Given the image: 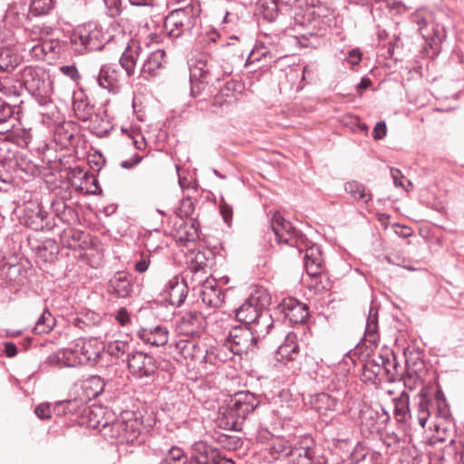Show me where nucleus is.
Masks as SVG:
<instances>
[{
    "mask_svg": "<svg viewBox=\"0 0 464 464\" xmlns=\"http://www.w3.org/2000/svg\"><path fill=\"white\" fill-rule=\"evenodd\" d=\"M416 403L412 410L410 409L409 394L402 392L399 397L393 399L394 415L399 422H406L411 420L412 423H418L421 428L430 417H440L446 419L449 416V408L443 392L437 389L431 392L428 389H422L416 397Z\"/></svg>",
    "mask_w": 464,
    "mask_h": 464,
    "instance_id": "1",
    "label": "nucleus"
},
{
    "mask_svg": "<svg viewBox=\"0 0 464 464\" xmlns=\"http://www.w3.org/2000/svg\"><path fill=\"white\" fill-rule=\"evenodd\" d=\"M271 227L278 244L296 247L304 254V262L308 276H316L323 272V257L318 246L312 244L307 237L297 231L291 222L276 213L271 220Z\"/></svg>",
    "mask_w": 464,
    "mask_h": 464,
    "instance_id": "2",
    "label": "nucleus"
},
{
    "mask_svg": "<svg viewBox=\"0 0 464 464\" xmlns=\"http://www.w3.org/2000/svg\"><path fill=\"white\" fill-rule=\"evenodd\" d=\"M261 407L259 396L249 392H236L227 403L220 420L224 429L240 431L250 416Z\"/></svg>",
    "mask_w": 464,
    "mask_h": 464,
    "instance_id": "3",
    "label": "nucleus"
},
{
    "mask_svg": "<svg viewBox=\"0 0 464 464\" xmlns=\"http://www.w3.org/2000/svg\"><path fill=\"white\" fill-rule=\"evenodd\" d=\"M105 350V345L95 338L81 339L73 350L64 349L48 357L51 363H58L67 367L79 364H96Z\"/></svg>",
    "mask_w": 464,
    "mask_h": 464,
    "instance_id": "4",
    "label": "nucleus"
},
{
    "mask_svg": "<svg viewBox=\"0 0 464 464\" xmlns=\"http://www.w3.org/2000/svg\"><path fill=\"white\" fill-rule=\"evenodd\" d=\"M106 42L102 27L94 23L78 25L70 35V46L77 54L100 51Z\"/></svg>",
    "mask_w": 464,
    "mask_h": 464,
    "instance_id": "5",
    "label": "nucleus"
},
{
    "mask_svg": "<svg viewBox=\"0 0 464 464\" xmlns=\"http://www.w3.org/2000/svg\"><path fill=\"white\" fill-rule=\"evenodd\" d=\"M189 71V78L192 82L197 79L201 83L207 84L219 82L224 76L232 72L229 64L218 65L212 56L207 57L206 54L197 57L190 64Z\"/></svg>",
    "mask_w": 464,
    "mask_h": 464,
    "instance_id": "6",
    "label": "nucleus"
},
{
    "mask_svg": "<svg viewBox=\"0 0 464 464\" xmlns=\"http://www.w3.org/2000/svg\"><path fill=\"white\" fill-rule=\"evenodd\" d=\"M26 91L40 103H45L53 91L50 75L41 67L26 66L21 72Z\"/></svg>",
    "mask_w": 464,
    "mask_h": 464,
    "instance_id": "7",
    "label": "nucleus"
},
{
    "mask_svg": "<svg viewBox=\"0 0 464 464\" xmlns=\"http://www.w3.org/2000/svg\"><path fill=\"white\" fill-rule=\"evenodd\" d=\"M198 16V8L187 5L171 11L164 20V30L172 38H178L191 31Z\"/></svg>",
    "mask_w": 464,
    "mask_h": 464,
    "instance_id": "8",
    "label": "nucleus"
},
{
    "mask_svg": "<svg viewBox=\"0 0 464 464\" xmlns=\"http://www.w3.org/2000/svg\"><path fill=\"white\" fill-rule=\"evenodd\" d=\"M270 297L263 288L255 289L249 297L236 309V317L245 325L255 321L257 316L266 313L265 307L269 304Z\"/></svg>",
    "mask_w": 464,
    "mask_h": 464,
    "instance_id": "9",
    "label": "nucleus"
},
{
    "mask_svg": "<svg viewBox=\"0 0 464 464\" xmlns=\"http://www.w3.org/2000/svg\"><path fill=\"white\" fill-rule=\"evenodd\" d=\"M126 362L130 372L138 379L151 377L158 369L157 360L143 352H131Z\"/></svg>",
    "mask_w": 464,
    "mask_h": 464,
    "instance_id": "10",
    "label": "nucleus"
},
{
    "mask_svg": "<svg viewBox=\"0 0 464 464\" xmlns=\"http://www.w3.org/2000/svg\"><path fill=\"white\" fill-rule=\"evenodd\" d=\"M21 218L26 227L35 231L51 230L54 227V224L51 223L47 211L37 202H27L24 207Z\"/></svg>",
    "mask_w": 464,
    "mask_h": 464,
    "instance_id": "11",
    "label": "nucleus"
},
{
    "mask_svg": "<svg viewBox=\"0 0 464 464\" xmlns=\"http://www.w3.org/2000/svg\"><path fill=\"white\" fill-rule=\"evenodd\" d=\"M227 345L234 354L246 353L252 350L256 342L251 331L244 326L232 328L226 338Z\"/></svg>",
    "mask_w": 464,
    "mask_h": 464,
    "instance_id": "12",
    "label": "nucleus"
},
{
    "mask_svg": "<svg viewBox=\"0 0 464 464\" xmlns=\"http://www.w3.org/2000/svg\"><path fill=\"white\" fill-rule=\"evenodd\" d=\"M72 108L75 116L82 121H91L92 123V128L94 129V133L102 137L104 134L108 132L109 130V122L102 120V122L96 126V121L99 120L100 116L94 113L93 106L89 103V102L83 98L75 97L72 103Z\"/></svg>",
    "mask_w": 464,
    "mask_h": 464,
    "instance_id": "13",
    "label": "nucleus"
},
{
    "mask_svg": "<svg viewBox=\"0 0 464 464\" xmlns=\"http://www.w3.org/2000/svg\"><path fill=\"white\" fill-rule=\"evenodd\" d=\"M298 357L299 345L297 343V337L295 334H288L285 336V342L277 349V361L285 365L291 364L289 368L295 372L300 369Z\"/></svg>",
    "mask_w": 464,
    "mask_h": 464,
    "instance_id": "14",
    "label": "nucleus"
},
{
    "mask_svg": "<svg viewBox=\"0 0 464 464\" xmlns=\"http://www.w3.org/2000/svg\"><path fill=\"white\" fill-rule=\"evenodd\" d=\"M174 346L175 351L185 360L213 363L208 350L193 340L181 339Z\"/></svg>",
    "mask_w": 464,
    "mask_h": 464,
    "instance_id": "15",
    "label": "nucleus"
},
{
    "mask_svg": "<svg viewBox=\"0 0 464 464\" xmlns=\"http://www.w3.org/2000/svg\"><path fill=\"white\" fill-rule=\"evenodd\" d=\"M198 295L208 308H219L225 298L224 292L218 286L215 279H208L198 287Z\"/></svg>",
    "mask_w": 464,
    "mask_h": 464,
    "instance_id": "16",
    "label": "nucleus"
},
{
    "mask_svg": "<svg viewBox=\"0 0 464 464\" xmlns=\"http://www.w3.org/2000/svg\"><path fill=\"white\" fill-rule=\"evenodd\" d=\"M107 290L118 298L130 296L133 290L131 276L124 271L115 273L108 282Z\"/></svg>",
    "mask_w": 464,
    "mask_h": 464,
    "instance_id": "17",
    "label": "nucleus"
},
{
    "mask_svg": "<svg viewBox=\"0 0 464 464\" xmlns=\"http://www.w3.org/2000/svg\"><path fill=\"white\" fill-rule=\"evenodd\" d=\"M63 247L72 250H84L90 246V235L73 227L64 228L60 234Z\"/></svg>",
    "mask_w": 464,
    "mask_h": 464,
    "instance_id": "18",
    "label": "nucleus"
},
{
    "mask_svg": "<svg viewBox=\"0 0 464 464\" xmlns=\"http://www.w3.org/2000/svg\"><path fill=\"white\" fill-rule=\"evenodd\" d=\"M413 20L418 24V30L423 39L426 43H429L430 46L442 43L445 38V33L442 26L432 22H429L425 18H420L419 15H415Z\"/></svg>",
    "mask_w": 464,
    "mask_h": 464,
    "instance_id": "19",
    "label": "nucleus"
},
{
    "mask_svg": "<svg viewBox=\"0 0 464 464\" xmlns=\"http://www.w3.org/2000/svg\"><path fill=\"white\" fill-rule=\"evenodd\" d=\"M199 224L196 219L185 220L179 218L174 224L173 236L178 242L187 244L194 242L199 237Z\"/></svg>",
    "mask_w": 464,
    "mask_h": 464,
    "instance_id": "20",
    "label": "nucleus"
},
{
    "mask_svg": "<svg viewBox=\"0 0 464 464\" xmlns=\"http://www.w3.org/2000/svg\"><path fill=\"white\" fill-rule=\"evenodd\" d=\"M377 357L383 380L394 382L400 376L399 362L394 353L390 349H383L377 354Z\"/></svg>",
    "mask_w": 464,
    "mask_h": 464,
    "instance_id": "21",
    "label": "nucleus"
},
{
    "mask_svg": "<svg viewBox=\"0 0 464 464\" xmlns=\"http://www.w3.org/2000/svg\"><path fill=\"white\" fill-rule=\"evenodd\" d=\"M143 53V48L138 42L131 41L120 58V64L124 69L128 77L133 76L136 72V65Z\"/></svg>",
    "mask_w": 464,
    "mask_h": 464,
    "instance_id": "22",
    "label": "nucleus"
},
{
    "mask_svg": "<svg viewBox=\"0 0 464 464\" xmlns=\"http://www.w3.org/2000/svg\"><path fill=\"white\" fill-rule=\"evenodd\" d=\"M279 307L285 317L293 324H302L308 316L306 305L294 298L284 299Z\"/></svg>",
    "mask_w": 464,
    "mask_h": 464,
    "instance_id": "23",
    "label": "nucleus"
},
{
    "mask_svg": "<svg viewBox=\"0 0 464 464\" xmlns=\"http://www.w3.org/2000/svg\"><path fill=\"white\" fill-rule=\"evenodd\" d=\"M138 336L146 344L151 346H163L169 341V331L163 325L141 327L138 331Z\"/></svg>",
    "mask_w": 464,
    "mask_h": 464,
    "instance_id": "24",
    "label": "nucleus"
},
{
    "mask_svg": "<svg viewBox=\"0 0 464 464\" xmlns=\"http://www.w3.org/2000/svg\"><path fill=\"white\" fill-rule=\"evenodd\" d=\"M164 58L165 51L163 49H158L150 53L142 63L140 77L148 81L156 76L158 72L163 67Z\"/></svg>",
    "mask_w": 464,
    "mask_h": 464,
    "instance_id": "25",
    "label": "nucleus"
},
{
    "mask_svg": "<svg viewBox=\"0 0 464 464\" xmlns=\"http://www.w3.org/2000/svg\"><path fill=\"white\" fill-rule=\"evenodd\" d=\"M164 293L166 301L172 305L180 306L187 297L188 285L183 280L179 281L178 276H174L167 283Z\"/></svg>",
    "mask_w": 464,
    "mask_h": 464,
    "instance_id": "26",
    "label": "nucleus"
},
{
    "mask_svg": "<svg viewBox=\"0 0 464 464\" xmlns=\"http://www.w3.org/2000/svg\"><path fill=\"white\" fill-rule=\"evenodd\" d=\"M338 399L326 393L321 392L311 397L310 404L319 415L329 417L332 412L337 410Z\"/></svg>",
    "mask_w": 464,
    "mask_h": 464,
    "instance_id": "27",
    "label": "nucleus"
},
{
    "mask_svg": "<svg viewBox=\"0 0 464 464\" xmlns=\"http://www.w3.org/2000/svg\"><path fill=\"white\" fill-rule=\"evenodd\" d=\"M360 378L363 383L372 385H377L383 381L377 354L364 362L362 366Z\"/></svg>",
    "mask_w": 464,
    "mask_h": 464,
    "instance_id": "28",
    "label": "nucleus"
},
{
    "mask_svg": "<svg viewBox=\"0 0 464 464\" xmlns=\"http://www.w3.org/2000/svg\"><path fill=\"white\" fill-rule=\"evenodd\" d=\"M76 132V125L72 121H65L56 126L53 139L62 148H68L73 145Z\"/></svg>",
    "mask_w": 464,
    "mask_h": 464,
    "instance_id": "29",
    "label": "nucleus"
},
{
    "mask_svg": "<svg viewBox=\"0 0 464 464\" xmlns=\"http://www.w3.org/2000/svg\"><path fill=\"white\" fill-rule=\"evenodd\" d=\"M203 318L200 313L190 311L185 313L179 321L180 332L185 335H194L200 330Z\"/></svg>",
    "mask_w": 464,
    "mask_h": 464,
    "instance_id": "30",
    "label": "nucleus"
},
{
    "mask_svg": "<svg viewBox=\"0 0 464 464\" xmlns=\"http://www.w3.org/2000/svg\"><path fill=\"white\" fill-rule=\"evenodd\" d=\"M273 325L274 321L272 316L268 312H266L257 316L255 321L246 324V327L251 331L253 337H255V340L257 343L260 339L268 334Z\"/></svg>",
    "mask_w": 464,
    "mask_h": 464,
    "instance_id": "31",
    "label": "nucleus"
},
{
    "mask_svg": "<svg viewBox=\"0 0 464 464\" xmlns=\"http://www.w3.org/2000/svg\"><path fill=\"white\" fill-rule=\"evenodd\" d=\"M57 5V0H31L28 6V15L41 18L50 15Z\"/></svg>",
    "mask_w": 464,
    "mask_h": 464,
    "instance_id": "32",
    "label": "nucleus"
},
{
    "mask_svg": "<svg viewBox=\"0 0 464 464\" xmlns=\"http://www.w3.org/2000/svg\"><path fill=\"white\" fill-rule=\"evenodd\" d=\"M364 337L372 344H377L379 341L378 309L372 305L369 309Z\"/></svg>",
    "mask_w": 464,
    "mask_h": 464,
    "instance_id": "33",
    "label": "nucleus"
},
{
    "mask_svg": "<svg viewBox=\"0 0 464 464\" xmlns=\"http://www.w3.org/2000/svg\"><path fill=\"white\" fill-rule=\"evenodd\" d=\"M120 72L110 64H104L101 67L97 76V82L104 89L114 87L119 82Z\"/></svg>",
    "mask_w": 464,
    "mask_h": 464,
    "instance_id": "34",
    "label": "nucleus"
},
{
    "mask_svg": "<svg viewBox=\"0 0 464 464\" xmlns=\"http://www.w3.org/2000/svg\"><path fill=\"white\" fill-rule=\"evenodd\" d=\"M14 112V108L0 98V133L9 132L14 128L15 121Z\"/></svg>",
    "mask_w": 464,
    "mask_h": 464,
    "instance_id": "35",
    "label": "nucleus"
},
{
    "mask_svg": "<svg viewBox=\"0 0 464 464\" xmlns=\"http://www.w3.org/2000/svg\"><path fill=\"white\" fill-rule=\"evenodd\" d=\"M105 382L98 375H92L83 381L82 388L86 399L91 400L98 397L104 390Z\"/></svg>",
    "mask_w": 464,
    "mask_h": 464,
    "instance_id": "36",
    "label": "nucleus"
},
{
    "mask_svg": "<svg viewBox=\"0 0 464 464\" xmlns=\"http://www.w3.org/2000/svg\"><path fill=\"white\" fill-rule=\"evenodd\" d=\"M256 11L264 20L274 22L279 15L278 0H258Z\"/></svg>",
    "mask_w": 464,
    "mask_h": 464,
    "instance_id": "37",
    "label": "nucleus"
},
{
    "mask_svg": "<svg viewBox=\"0 0 464 464\" xmlns=\"http://www.w3.org/2000/svg\"><path fill=\"white\" fill-rule=\"evenodd\" d=\"M22 62V57L9 48H0V71L12 72Z\"/></svg>",
    "mask_w": 464,
    "mask_h": 464,
    "instance_id": "38",
    "label": "nucleus"
},
{
    "mask_svg": "<svg viewBox=\"0 0 464 464\" xmlns=\"http://www.w3.org/2000/svg\"><path fill=\"white\" fill-rule=\"evenodd\" d=\"M193 450L194 452L189 458L188 464H217L213 457V452H208L205 443H196Z\"/></svg>",
    "mask_w": 464,
    "mask_h": 464,
    "instance_id": "39",
    "label": "nucleus"
},
{
    "mask_svg": "<svg viewBox=\"0 0 464 464\" xmlns=\"http://www.w3.org/2000/svg\"><path fill=\"white\" fill-rule=\"evenodd\" d=\"M121 442L131 443L140 434L141 422L138 419L122 420Z\"/></svg>",
    "mask_w": 464,
    "mask_h": 464,
    "instance_id": "40",
    "label": "nucleus"
},
{
    "mask_svg": "<svg viewBox=\"0 0 464 464\" xmlns=\"http://www.w3.org/2000/svg\"><path fill=\"white\" fill-rule=\"evenodd\" d=\"M26 14L24 12V6L18 3H13L8 5L5 14V22L14 27H19L23 24Z\"/></svg>",
    "mask_w": 464,
    "mask_h": 464,
    "instance_id": "41",
    "label": "nucleus"
},
{
    "mask_svg": "<svg viewBox=\"0 0 464 464\" xmlns=\"http://www.w3.org/2000/svg\"><path fill=\"white\" fill-rule=\"evenodd\" d=\"M105 349L111 356L121 359L123 362H126L128 355L131 354L130 344L126 341L111 342L105 346Z\"/></svg>",
    "mask_w": 464,
    "mask_h": 464,
    "instance_id": "42",
    "label": "nucleus"
},
{
    "mask_svg": "<svg viewBox=\"0 0 464 464\" xmlns=\"http://www.w3.org/2000/svg\"><path fill=\"white\" fill-rule=\"evenodd\" d=\"M100 427V432L106 439L118 440L121 442V431H122V420H116L111 423L103 422L102 424L98 422Z\"/></svg>",
    "mask_w": 464,
    "mask_h": 464,
    "instance_id": "43",
    "label": "nucleus"
},
{
    "mask_svg": "<svg viewBox=\"0 0 464 464\" xmlns=\"http://www.w3.org/2000/svg\"><path fill=\"white\" fill-rule=\"evenodd\" d=\"M345 191L350 194L354 199H359L363 202H368L372 199V195L367 190L366 187L358 181H350L345 184Z\"/></svg>",
    "mask_w": 464,
    "mask_h": 464,
    "instance_id": "44",
    "label": "nucleus"
},
{
    "mask_svg": "<svg viewBox=\"0 0 464 464\" xmlns=\"http://www.w3.org/2000/svg\"><path fill=\"white\" fill-rule=\"evenodd\" d=\"M55 324V319L49 310L44 309L34 327V333L43 334L50 333Z\"/></svg>",
    "mask_w": 464,
    "mask_h": 464,
    "instance_id": "45",
    "label": "nucleus"
},
{
    "mask_svg": "<svg viewBox=\"0 0 464 464\" xmlns=\"http://www.w3.org/2000/svg\"><path fill=\"white\" fill-rule=\"evenodd\" d=\"M382 416H379V412L375 410H373L371 407H365L360 411V420L362 424H365L367 426H374V424L377 421V419L382 418V422H386L389 420L390 416L389 414L384 411V409H382Z\"/></svg>",
    "mask_w": 464,
    "mask_h": 464,
    "instance_id": "46",
    "label": "nucleus"
},
{
    "mask_svg": "<svg viewBox=\"0 0 464 464\" xmlns=\"http://www.w3.org/2000/svg\"><path fill=\"white\" fill-rule=\"evenodd\" d=\"M59 252V246L53 239H47L37 246V255L44 261H53Z\"/></svg>",
    "mask_w": 464,
    "mask_h": 464,
    "instance_id": "47",
    "label": "nucleus"
},
{
    "mask_svg": "<svg viewBox=\"0 0 464 464\" xmlns=\"http://www.w3.org/2000/svg\"><path fill=\"white\" fill-rule=\"evenodd\" d=\"M82 404V399H73V400H68V401H58L53 411L56 414L62 415V414H74L77 412L78 408L80 405Z\"/></svg>",
    "mask_w": 464,
    "mask_h": 464,
    "instance_id": "48",
    "label": "nucleus"
},
{
    "mask_svg": "<svg viewBox=\"0 0 464 464\" xmlns=\"http://www.w3.org/2000/svg\"><path fill=\"white\" fill-rule=\"evenodd\" d=\"M310 280L308 281L309 288L313 289L315 294H321L330 289L329 278L321 272L316 276H309Z\"/></svg>",
    "mask_w": 464,
    "mask_h": 464,
    "instance_id": "49",
    "label": "nucleus"
},
{
    "mask_svg": "<svg viewBox=\"0 0 464 464\" xmlns=\"http://www.w3.org/2000/svg\"><path fill=\"white\" fill-rule=\"evenodd\" d=\"M291 455L296 457V464H321L314 459V450L310 447L295 450Z\"/></svg>",
    "mask_w": 464,
    "mask_h": 464,
    "instance_id": "50",
    "label": "nucleus"
},
{
    "mask_svg": "<svg viewBox=\"0 0 464 464\" xmlns=\"http://www.w3.org/2000/svg\"><path fill=\"white\" fill-rule=\"evenodd\" d=\"M53 211L55 215L63 222V223H71V221L75 218V212L71 208L68 207L63 202H57L53 205Z\"/></svg>",
    "mask_w": 464,
    "mask_h": 464,
    "instance_id": "51",
    "label": "nucleus"
},
{
    "mask_svg": "<svg viewBox=\"0 0 464 464\" xmlns=\"http://www.w3.org/2000/svg\"><path fill=\"white\" fill-rule=\"evenodd\" d=\"M295 43L301 47L316 48L320 44L319 35L315 33H307L295 36Z\"/></svg>",
    "mask_w": 464,
    "mask_h": 464,
    "instance_id": "52",
    "label": "nucleus"
},
{
    "mask_svg": "<svg viewBox=\"0 0 464 464\" xmlns=\"http://www.w3.org/2000/svg\"><path fill=\"white\" fill-rule=\"evenodd\" d=\"M391 176L393 179V184L397 188H402L406 191H409L412 188V183L406 179L405 177L402 175L401 171L396 168H391L390 169Z\"/></svg>",
    "mask_w": 464,
    "mask_h": 464,
    "instance_id": "53",
    "label": "nucleus"
},
{
    "mask_svg": "<svg viewBox=\"0 0 464 464\" xmlns=\"http://www.w3.org/2000/svg\"><path fill=\"white\" fill-rule=\"evenodd\" d=\"M44 45V51L51 58L55 57L61 51V42L58 38H50L41 41Z\"/></svg>",
    "mask_w": 464,
    "mask_h": 464,
    "instance_id": "54",
    "label": "nucleus"
},
{
    "mask_svg": "<svg viewBox=\"0 0 464 464\" xmlns=\"http://www.w3.org/2000/svg\"><path fill=\"white\" fill-rule=\"evenodd\" d=\"M55 32V28L52 25L47 24H40V25H34L31 30V34L35 35L39 38L40 41L48 39V36L53 35Z\"/></svg>",
    "mask_w": 464,
    "mask_h": 464,
    "instance_id": "55",
    "label": "nucleus"
},
{
    "mask_svg": "<svg viewBox=\"0 0 464 464\" xmlns=\"http://www.w3.org/2000/svg\"><path fill=\"white\" fill-rule=\"evenodd\" d=\"M194 211V203L192 202L191 198H184L181 203L180 207L177 211V215L179 217V218H188L189 217Z\"/></svg>",
    "mask_w": 464,
    "mask_h": 464,
    "instance_id": "56",
    "label": "nucleus"
},
{
    "mask_svg": "<svg viewBox=\"0 0 464 464\" xmlns=\"http://www.w3.org/2000/svg\"><path fill=\"white\" fill-rule=\"evenodd\" d=\"M183 450L179 447H172L169 450L168 454L166 457L162 459L160 464H174L175 462L179 461V459L182 456Z\"/></svg>",
    "mask_w": 464,
    "mask_h": 464,
    "instance_id": "57",
    "label": "nucleus"
},
{
    "mask_svg": "<svg viewBox=\"0 0 464 464\" xmlns=\"http://www.w3.org/2000/svg\"><path fill=\"white\" fill-rule=\"evenodd\" d=\"M109 15L116 17L121 13V0H104Z\"/></svg>",
    "mask_w": 464,
    "mask_h": 464,
    "instance_id": "58",
    "label": "nucleus"
},
{
    "mask_svg": "<svg viewBox=\"0 0 464 464\" xmlns=\"http://www.w3.org/2000/svg\"><path fill=\"white\" fill-rule=\"evenodd\" d=\"M34 413L39 419L48 420L52 416L51 405L47 402L37 405Z\"/></svg>",
    "mask_w": 464,
    "mask_h": 464,
    "instance_id": "59",
    "label": "nucleus"
},
{
    "mask_svg": "<svg viewBox=\"0 0 464 464\" xmlns=\"http://www.w3.org/2000/svg\"><path fill=\"white\" fill-rule=\"evenodd\" d=\"M29 53L37 60H44L47 55L44 51V45L41 41L30 47Z\"/></svg>",
    "mask_w": 464,
    "mask_h": 464,
    "instance_id": "60",
    "label": "nucleus"
},
{
    "mask_svg": "<svg viewBox=\"0 0 464 464\" xmlns=\"http://www.w3.org/2000/svg\"><path fill=\"white\" fill-rule=\"evenodd\" d=\"M386 124L384 121H379L372 130V137L374 140H382L386 136Z\"/></svg>",
    "mask_w": 464,
    "mask_h": 464,
    "instance_id": "61",
    "label": "nucleus"
},
{
    "mask_svg": "<svg viewBox=\"0 0 464 464\" xmlns=\"http://www.w3.org/2000/svg\"><path fill=\"white\" fill-rule=\"evenodd\" d=\"M150 264V256L142 255L140 260L135 263L134 267L138 273H144L145 271L148 270Z\"/></svg>",
    "mask_w": 464,
    "mask_h": 464,
    "instance_id": "62",
    "label": "nucleus"
},
{
    "mask_svg": "<svg viewBox=\"0 0 464 464\" xmlns=\"http://www.w3.org/2000/svg\"><path fill=\"white\" fill-rule=\"evenodd\" d=\"M348 62L351 65L354 66L359 64L362 60V53L359 49H352L348 52Z\"/></svg>",
    "mask_w": 464,
    "mask_h": 464,
    "instance_id": "63",
    "label": "nucleus"
},
{
    "mask_svg": "<svg viewBox=\"0 0 464 464\" xmlns=\"http://www.w3.org/2000/svg\"><path fill=\"white\" fill-rule=\"evenodd\" d=\"M61 72L71 78L72 80L75 81L77 78H79L78 71L75 66L73 65H65L62 66L60 68Z\"/></svg>",
    "mask_w": 464,
    "mask_h": 464,
    "instance_id": "64",
    "label": "nucleus"
}]
</instances>
